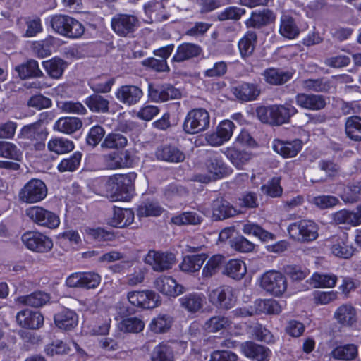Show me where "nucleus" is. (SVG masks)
<instances>
[{"label":"nucleus","instance_id":"5fc2aeb1","mask_svg":"<svg viewBox=\"0 0 361 361\" xmlns=\"http://www.w3.org/2000/svg\"><path fill=\"white\" fill-rule=\"evenodd\" d=\"M82 154L76 151L68 157L63 158L57 165V170L61 172H73L78 170L80 166Z\"/></svg>","mask_w":361,"mask_h":361},{"label":"nucleus","instance_id":"2eb2a0df","mask_svg":"<svg viewBox=\"0 0 361 361\" xmlns=\"http://www.w3.org/2000/svg\"><path fill=\"white\" fill-rule=\"evenodd\" d=\"M19 137L27 140V144L34 147L35 149H40L45 146L44 141L47 137V133L40 128L35 123L24 126L18 135Z\"/></svg>","mask_w":361,"mask_h":361},{"label":"nucleus","instance_id":"c756f323","mask_svg":"<svg viewBox=\"0 0 361 361\" xmlns=\"http://www.w3.org/2000/svg\"><path fill=\"white\" fill-rule=\"evenodd\" d=\"M202 52V49L200 45L191 42H183L177 47L171 61L181 63L198 57Z\"/></svg>","mask_w":361,"mask_h":361},{"label":"nucleus","instance_id":"7ed1b4c3","mask_svg":"<svg viewBox=\"0 0 361 361\" xmlns=\"http://www.w3.org/2000/svg\"><path fill=\"white\" fill-rule=\"evenodd\" d=\"M135 173L128 174H115L108 178V186L111 192L112 201L128 202L134 192V180L136 178Z\"/></svg>","mask_w":361,"mask_h":361},{"label":"nucleus","instance_id":"2f4dec72","mask_svg":"<svg viewBox=\"0 0 361 361\" xmlns=\"http://www.w3.org/2000/svg\"><path fill=\"white\" fill-rule=\"evenodd\" d=\"M208 171L213 174L215 179H221L230 174L232 171L224 161L219 152H214L207 160Z\"/></svg>","mask_w":361,"mask_h":361},{"label":"nucleus","instance_id":"20e7f679","mask_svg":"<svg viewBox=\"0 0 361 361\" xmlns=\"http://www.w3.org/2000/svg\"><path fill=\"white\" fill-rule=\"evenodd\" d=\"M209 125V112L204 108H194L186 114L182 129L187 135H195L207 130Z\"/></svg>","mask_w":361,"mask_h":361},{"label":"nucleus","instance_id":"8fccbe9b","mask_svg":"<svg viewBox=\"0 0 361 361\" xmlns=\"http://www.w3.org/2000/svg\"><path fill=\"white\" fill-rule=\"evenodd\" d=\"M310 283L316 288H331L336 286L338 277L334 274L314 272L310 276Z\"/></svg>","mask_w":361,"mask_h":361},{"label":"nucleus","instance_id":"338daca9","mask_svg":"<svg viewBox=\"0 0 361 361\" xmlns=\"http://www.w3.org/2000/svg\"><path fill=\"white\" fill-rule=\"evenodd\" d=\"M127 143L128 140L123 135L111 133L105 137L102 146L109 149H123Z\"/></svg>","mask_w":361,"mask_h":361},{"label":"nucleus","instance_id":"6e6552de","mask_svg":"<svg viewBox=\"0 0 361 361\" xmlns=\"http://www.w3.org/2000/svg\"><path fill=\"white\" fill-rule=\"evenodd\" d=\"M47 195V185L42 180L38 178H32L28 180L18 192L20 201L27 204L39 202Z\"/></svg>","mask_w":361,"mask_h":361},{"label":"nucleus","instance_id":"1a4fd4ad","mask_svg":"<svg viewBox=\"0 0 361 361\" xmlns=\"http://www.w3.org/2000/svg\"><path fill=\"white\" fill-rule=\"evenodd\" d=\"M111 26L118 36L131 37L139 26V20L134 15L117 13L112 17Z\"/></svg>","mask_w":361,"mask_h":361},{"label":"nucleus","instance_id":"ddd939ff","mask_svg":"<svg viewBox=\"0 0 361 361\" xmlns=\"http://www.w3.org/2000/svg\"><path fill=\"white\" fill-rule=\"evenodd\" d=\"M102 278L95 272H75L67 277L66 283L71 288L91 289L97 288Z\"/></svg>","mask_w":361,"mask_h":361},{"label":"nucleus","instance_id":"a18cd8bd","mask_svg":"<svg viewBox=\"0 0 361 361\" xmlns=\"http://www.w3.org/2000/svg\"><path fill=\"white\" fill-rule=\"evenodd\" d=\"M212 214L215 220H224L238 214V210L224 200H216L212 204Z\"/></svg>","mask_w":361,"mask_h":361},{"label":"nucleus","instance_id":"4c0bfd02","mask_svg":"<svg viewBox=\"0 0 361 361\" xmlns=\"http://www.w3.org/2000/svg\"><path fill=\"white\" fill-rule=\"evenodd\" d=\"M279 32L283 37L294 39L299 36L300 28L293 16L289 14H283L280 18Z\"/></svg>","mask_w":361,"mask_h":361},{"label":"nucleus","instance_id":"680f3d73","mask_svg":"<svg viewBox=\"0 0 361 361\" xmlns=\"http://www.w3.org/2000/svg\"><path fill=\"white\" fill-rule=\"evenodd\" d=\"M23 157L21 150L14 144L0 141V157L14 161H20Z\"/></svg>","mask_w":361,"mask_h":361},{"label":"nucleus","instance_id":"423d86ee","mask_svg":"<svg viewBox=\"0 0 361 361\" xmlns=\"http://www.w3.org/2000/svg\"><path fill=\"white\" fill-rule=\"evenodd\" d=\"M287 231L291 239L300 243L311 242L318 237V227L311 220L302 219L291 223Z\"/></svg>","mask_w":361,"mask_h":361},{"label":"nucleus","instance_id":"13d9d810","mask_svg":"<svg viewBox=\"0 0 361 361\" xmlns=\"http://www.w3.org/2000/svg\"><path fill=\"white\" fill-rule=\"evenodd\" d=\"M345 126L346 135L350 140L361 141V117L349 116L346 119Z\"/></svg>","mask_w":361,"mask_h":361},{"label":"nucleus","instance_id":"f8f14e48","mask_svg":"<svg viewBox=\"0 0 361 361\" xmlns=\"http://www.w3.org/2000/svg\"><path fill=\"white\" fill-rule=\"evenodd\" d=\"M208 299L213 306L223 310H231L236 302L233 290L228 286H221L212 290L208 295Z\"/></svg>","mask_w":361,"mask_h":361},{"label":"nucleus","instance_id":"5701e85b","mask_svg":"<svg viewBox=\"0 0 361 361\" xmlns=\"http://www.w3.org/2000/svg\"><path fill=\"white\" fill-rule=\"evenodd\" d=\"M84 240L87 243L102 245L105 243L113 241L116 235L111 231L102 227H86L82 232Z\"/></svg>","mask_w":361,"mask_h":361},{"label":"nucleus","instance_id":"bb28decb","mask_svg":"<svg viewBox=\"0 0 361 361\" xmlns=\"http://www.w3.org/2000/svg\"><path fill=\"white\" fill-rule=\"evenodd\" d=\"M155 156L158 160L169 163H180L185 158L184 152L171 144L159 146L155 151Z\"/></svg>","mask_w":361,"mask_h":361},{"label":"nucleus","instance_id":"c03bdc74","mask_svg":"<svg viewBox=\"0 0 361 361\" xmlns=\"http://www.w3.org/2000/svg\"><path fill=\"white\" fill-rule=\"evenodd\" d=\"M82 126V121L78 117L65 116L59 118L54 123V130L70 135L78 130Z\"/></svg>","mask_w":361,"mask_h":361},{"label":"nucleus","instance_id":"58836bf2","mask_svg":"<svg viewBox=\"0 0 361 361\" xmlns=\"http://www.w3.org/2000/svg\"><path fill=\"white\" fill-rule=\"evenodd\" d=\"M207 258L208 255L206 253L187 255L183 257L179 267L185 273L198 272Z\"/></svg>","mask_w":361,"mask_h":361},{"label":"nucleus","instance_id":"774afa93","mask_svg":"<svg viewBox=\"0 0 361 361\" xmlns=\"http://www.w3.org/2000/svg\"><path fill=\"white\" fill-rule=\"evenodd\" d=\"M152 360L173 361V355L171 347L164 343H159L153 350Z\"/></svg>","mask_w":361,"mask_h":361},{"label":"nucleus","instance_id":"cd10ccee","mask_svg":"<svg viewBox=\"0 0 361 361\" xmlns=\"http://www.w3.org/2000/svg\"><path fill=\"white\" fill-rule=\"evenodd\" d=\"M334 318L341 326L352 328L357 322V310L351 304H343L336 310Z\"/></svg>","mask_w":361,"mask_h":361},{"label":"nucleus","instance_id":"dca6fc26","mask_svg":"<svg viewBox=\"0 0 361 361\" xmlns=\"http://www.w3.org/2000/svg\"><path fill=\"white\" fill-rule=\"evenodd\" d=\"M232 92L240 102H252L260 95L261 87L257 83L241 81L233 87Z\"/></svg>","mask_w":361,"mask_h":361},{"label":"nucleus","instance_id":"f704fd0d","mask_svg":"<svg viewBox=\"0 0 361 361\" xmlns=\"http://www.w3.org/2000/svg\"><path fill=\"white\" fill-rule=\"evenodd\" d=\"M164 209L156 200L145 199L140 202L136 208V214L138 218L159 217Z\"/></svg>","mask_w":361,"mask_h":361},{"label":"nucleus","instance_id":"b1692460","mask_svg":"<svg viewBox=\"0 0 361 361\" xmlns=\"http://www.w3.org/2000/svg\"><path fill=\"white\" fill-rule=\"evenodd\" d=\"M295 102L301 109L310 111L322 110L326 105V99L322 94L298 93Z\"/></svg>","mask_w":361,"mask_h":361},{"label":"nucleus","instance_id":"79ce46f5","mask_svg":"<svg viewBox=\"0 0 361 361\" xmlns=\"http://www.w3.org/2000/svg\"><path fill=\"white\" fill-rule=\"evenodd\" d=\"M226 158L238 169H243L252 158V154L233 147H227L224 151Z\"/></svg>","mask_w":361,"mask_h":361},{"label":"nucleus","instance_id":"f03ea898","mask_svg":"<svg viewBox=\"0 0 361 361\" xmlns=\"http://www.w3.org/2000/svg\"><path fill=\"white\" fill-rule=\"evenodd\" d=\"M53 31L69 39H78L85 32L84 25L78 20L68 15L54 14L46 19Z\"/></svg>","mask_w":361,"mask_h":361},{"label":"nucleus","instance_id":"aec40b11","mask_svg":"<svg viewBox=\"0 0 361 361\" xmlns=\"http://www.w3.org/2000/svg\"><path fill=\"white\" fill-rule=\"evenodd\" d=\"M276 15L269 8L256 9L251 12L250 16L245 21L247 28L262 29L274 23Z\"/></svg>","mask_w":361,"mask_h":361},{"label":"nucleus","instance_id":"393cba45","mask_svg":"<svg viewBox=\"0 0 361 361\" xmlns=\"http://www.w3.org/2000/svg\"><path fill=\"white\" fill-rule=\"evenodd\" d=\"M115 96L122 104L133 106L140 102L143 96V92L138 86L124 85L116 90Z\"/></svg>","mask_w":361,"mask_h":361},{"label":"nucleus","instance_id":"bf43d9fd","mask_svg":"<svg viewBox=\"0 0 361 361\" xmlns=\"http://www.w3.org/2000/svg\"><path fill=\"white\" fill-rule=\"evenodd\" d=\"M231 320L225 316H213L207 319L204 328L208 332H217L220 330L227 329L231 325Z\"/></svg>","mask_w":361,"mask_h":361},{"label":"nucleus","instance_id":"c85d7f7f","mask_svg":"<svg viewBox=\"0 0 361 361\" xmlns=\"http://www.w3.org/2000/svg\"><path fill=\"white\" fill-rule=\"evenodd\" d=\"M150 253L151 252L147 255L146 260L152 265L154 270L163 271L172 267L175 259L172 253L152 251V256Z\"/></svg>","mask_w":361,"mask_h":361},{"label":"nucleus","instance_id":"f257e3e1","mask_svg":"<svg viewBox=\"0 0 361 361\" xmlns=\"http://www.w3.org/2000/svg\"><path fill=\"white\" fill-rule=\"evenodd\" d=\"M255 111L262 123L271 126H279L289 123L290 118L298 112L292 102H287L284 104L261 105L257 107Z\"/></svg>","mask_w":361,"mask_h":361},{"label":"nucleus","instance_id":"e2e57ef3","mask_svg":"<svg viewBox=\"0 0 361 361\" xmlns=\"http://www.w3.org/2000/svg\"><path fill=\"white\" fill-rule=\"evenodd\" d=\"M252 335L257 341L268 345L274 344L276 341V338L271 331L259 323L256 324L253 327Z\"/></svg>","mask_w":361,"mask_h":361},{"label":"nucleus","instance_id":"a878e982","mask_svg":"<svg viewBox=\"0 0 361 361\" xmlns=\"http://www.w3.org/2000/svg\"><path fill=\"white\" fill-rule=\"evenodd\" d=\"M16 320L23 328L38 329L44 324V316L39 311L28 309L23 310L17 313Z\"/></svg>","mask_w":361,"mask_h":361},{"label":"nucleus","instance_id":"39448f33","mask_svg":"<svg viewBox=\"0 0 361 361\" xmlns=\"http://www.w3.org/2000/svg\"><path fill=\"white\" fill-rule=\"evenodd\" d=\"M127 299L133 307L130 314H134L135 308L141 310L153 309L161 304L160 296L152 290H133L127 293Z\"/></svg>","mask_w":361,"mask_h":361},{"label":"nucleus","instance_id":"e433bc0d","mask_svg":"<svg viewBox=\"0 0 361 361\" xmlns=\"http://www.w3.org/2000/svg\"><path fill=\"white\" fill-rule=\"evenodd\" d=\"M226 257L221 254H214L212 255L206 262L205 265L202 270V277L203 279H209L216 276L219 272L222 273Z\"/></svg>","mask_w":361,"mask_h":361},{"label":"nucleus","instance_id":"37998d69","mask_svg":"<svg viewBox=\"0 0 361 361\" xmlns=\"http://www.w3.org/2000/svg\"><path fill=\"white\" fill-rule=\"evenodd\" d=\"M15 70L22 80L39 78L43 75L38 62L35 59H29L26 62L16 66Z\"/></svg>","mask_w":361,"mask_h":361},{"label":"nucleus","instance_id":"a211bd4d","mask_svg":"<svg viewBox=\"0 0 361 361\" xmlns=\"http://www.w3.org/2000/svg\"><path fill=\"white\" fill-rule=\"evenodd\" d=\"M154 288L163 295L176 298L185 291V288L171 276L162 275L154 282Z\"/></svg>","mask_w":361,"mask_h":361},{"label":"nucleus","instance_id":"6ab92c4d","mask_svg":"<svg viewBox=\"0 0 361 361\" xmlns=\"http://www.w3.org/2000/svg\"><path fill=\"white\" fill-rule=\"evenodd\" d=\"M235 128L233 121L224 120L218 125L216 132L207 135V140L212 146H220L231 139Z\"/></svg>","mask_w":361,"mask_h":361},{"label":"nucleus","instance_id":"412c9836","mask_svg":"<svg viewBox=\"0 0 361 361\" xmlns=\"http://www.w3.org/2000/svg\"><path fill=\"white\" fill-rule=\"evenodd\" d=\"M241 351L244 356L254 361H269L272 355L268 347L250 341L241 344Z\"/></svg>","mask_w":361,"mask_h":361},{"label":"nucleus","instance_id":"0eeeda50","mask_svg":"<svg viewBox=\"0 0 361 361\" xmlns=\"http://www.w3.org/2000/svg\"><path fill=\"white\" fill-rule=\"evenodd\" d=\"M21 240L25 247L37 253H47L54 246L52 239L38 231H27L21 235Z\"/></svg>","mask_w":361,"mask_h":361},{"label":"nucleus","instance_id":"9d476101","mask_svg":"<svg viewBox=\"0 0 361 361\" xmlns=\"http://www.w3.org/2000/svg\"><path fill=\"white\" fill-rule=\"evenodd\" d=\"M260 285L270 294L281 296L287 289V280L281 271L269 270L262 274Z\"/></svg>","mask_w":361,"mask_h":361},{"label":"nucleus","instance_id":"72a5a7b5","mask_svg":"<svg viewBox=\"0 0 361 361\" xmlns=\"http://www.w3.org/2000/svg\"><path fill=\"white\" fill-rule=\"evenodd\" d=\"M110 224L116 228H125L133 224L135 212L133 209L114 206Z\"/></svg>","mask_w":361,"mask_h":361},{"label":"nucleus","instance_id":"ea45409f","mask_svg":"<svg viewBox=\"0 0 361 361\" xmlns=\"http://www.w3.org/2000/svg\"><path fill=\"white\" fill-rule=\"evenodd\" d=\"M205 296L202 293L192 292L179 299L181 307L190 312L195 313L203 307Z\"/></svg>","mask_w":361,"mask_h":361},{"label":"nucleus","instance_id":"4468645a","mask_svg":"<svg viewBox=\"0 0 361 361\" xmlns=\"http://www.w3.org/2000/svg\"><path fill=\"white\" fill-rule=\"evenodd\" d=\"M331 253L342 259H349L353 255V247L349 244L348 235L345 232H340L328 240Z\"/></svg>","mask_w":361,"mask_h":361},{"label":"nucleus","instance_id":"7c9ffc66","mask_svg":"<svg viewBox=\"0 0 361 361\" xmlns=\"http://www.w3.org/2000/svg\"><path fill=\"white\" fill-rule=\"evenodd\" d=\"M262 75L266 83L279 86L288 82L293 78V73L279 68L269 67L264 70Z\"/></svg>","mask_w":361,"mask_h":361},{"label":"nucleus","instance_id":"0e129e2a","mask_svg":"<svg viewBox=\"0 0 361 361\" xmlns=\"http://www.w3.org/2000/svg\"><path fill=\"white\" fill-rule=\"evenodd\" d=\"M237 205L239 207L238 213H241L246 209L258 207V197L254 192H245L238 199Z\"/></svg>","mask_w":361,"mask_h":361},{"label":"nucleus","instance_id":"a19ab883","mask_svg":"<svg viewBox=\"0 0 361 361\" xmlns=\"http://www.w3.org/2000/svg\"><path fill=\"white\" fill-rule=\"evenodd\" d=\"M247 272L245 262L238 259H231L226 261L222 274L234 280H240Z\"/></svg>","mask_w":361,"mask_h":361},{"label":"nucleus","instance_id":"f3484780","mask_svg":"<svg viewBox=\"0 0 361 361\" xmlns=\"http://www.w3.org/2000/svg\"><path fill=\"white\" fill-rule=\"evenodd\" d=\"M148 95L156 102H164L169 99H178L181 97L180 91L171 84L160 85H149Z\"/></svg>","mask_w":361,"mask_h":361},{"label":"nucleus","instance_id":"de8ad7c7","mask_svg":"<svg viewBox=\"0 0 361 361\" xmlns=\"http://www.w3.org/2000/svg\"><path fill=\"white\" fill-rule=\"evenodd\" d=\"M42 66L50 78L59 79L62 77L66 68V62L63 59L55 56L43 61Z\"/></svg>","mask_w":361,"mask_h":361},{"label":"nucleus","instance_id":"49530a36","mask_svg":"<svg viewBox=\"0 0 361 361\" xmlns=\"http://www.w3.org/2000/svg\"><path fill=\"white\" fill-rule=\"evenodd\" d=\"M257 36L255 31H247L239 40L238 46L241 58L245 59L254 52Z\"/></svg>","mask_w":361,"mask_h":361},{"label":"nucleus","instance_id":"4d7b16f0","mask_svg":"<svg viewBox=\"0 0 361 361\" xmlns=\"http://www.w3.org/2000/svg\"><path fill=\"white\" fill-rule=\"evenodd\" d=\"M358 350L356 345L348 343L336 347L331 351L334 358L341 360H352L357 355Z\"/></svg>","mask_w":361,"mask_h":361},{"label":"nucleus","instance_id":"473e14b6","mask_svg":"<svg viewBox=\"0 0 361 361\" xmlns=\"http://www.w3.org/2000/svg\"><path fill=\"white\" fill-rule=\"evenodd\" d=\"M58 46V39L49 35L44 39L34 41L32 43L31 49L35 56L42 59L50 56L56 50Z\"/></svg>","mask_w":361,"mask_h":361},{"label":"nucleus","instance_id":"603ef678","mask_svg":"<svg viewBox=\"0 0 361 361\" xmlns=\"http://www.w3.org/2000/svg\"><path fill=\"white\" fill-rule=\"evenodd\" d=\"M49 150L57 155L67 154L75 148L73 141L63 137H55L49 140L47 144Z\"/></svg>","mask_w":361,"mask_h":361},{"label":"nucleus","instance_id":"69168bd1","mask_svg":"<svg viewBox=\"0 0 361 361\" xmlns=\"http://www.w3.org/2000/svg\"><path fill=\"white\" fill-rule=\"evenodd\" d=\"M57 106L65 114L85 115L87 113L85 106L80 102L72 100L59 102Z\"/></svg>","mask_w":361,"mask_h":361},{"label":"nucleus","instance_id":"9b49d317","mask_svg":"<svg viewBox=\"0 0 361 361\" xmlns=\"http://www.w3.org/2000/svg\"><path fill=\"white\" fill-rule=\"evenodd\" d=\"M27 216L37 226L55 229L60 225V218L54 212L43 207L34 206L26 210Z\"/></svg>","mask_w":361,"mask_h":361},{"label":"nucleus","instance_id":"864d4df0","mask_svg":"<svg viewBox=\"0 0 361 361\" xmlns=\"http://www.w3.org/2000/svg\"><path fill=\"white\" fill-rule=\"evenodd\" d=\"M173 323V317L168 314H159L152 320L149 329L155 334H163L169 331Z\"/></svg>","mask_w":361,"mask_h":361},{"label":"nucleus","instance_id":"6e6d98bb","mask_svg":"<svg viewBox=\"0 0 361 361\" xmlns=\"http://www.w3.org/2000/svg\"><path fill=\"white\" fill-rule=\"evenodd\" d=\"M281 182V177L274 176L266 184L261 185L260 190L263 195L271 198L280 197L283 191Z\"/></svg>","mask_w":361,"mask_h":361},{"label":"nucleus","instance_id":"09e8293b","mask_svg":"<svg viewBox=\"0 0 361 361\" xmlns=\"http://www.w3.org/2000/svg\"><path fill=\"white\" fill-rule=\"evenodd\" d=\"M49 295L46 293L35 291L31 294L18 297L16 302L23 305L39 307L49 302Z\"/></svg>","mask_w":361,"mask_h":361},{"label":"nucleus","instance_id":"052dcab7","mask_svg":"<svg viewBox=\"0 0 361 361\" xmlns=\"http://www.w3.org/2000/svg\"><path fill=\"white\" fill-rule=\"evenodd\" d=\"M171 223L177 226L198 225L202 221V218L195 212H183L172 216Z\"/></svg>","mask_w":361,"mask_h":361},{"label":"nucleus","instance_id":"4be33fe9","mask_svg":"<svg viewBox=\"0 0 361 361\" xmlns=\"http://www.w3.org/2000/svg\"><path fill=\"white\" fill-rule=\"evenodd\" d=\"M303 143L300 139L283 140L274 139L272 142L273 150L283 158L295 157L302 149Z\"/></svg>","mask_w":361,"mask_h":361},{"label":"nucleus","instance_id":"3c124183","mask_svg":"<svg viewBox=\"0 0 361 361\" xmlns=\"http://www.w3.org/2000/svg\"><path fill=\"white\" fill-rule=\"evenodd\" d=\"M84 103L94 113H106L109 109V102L103 96L93 93L86 97Z\"/></svg>","mask_w":361,"mask_h":361},{"label":"nucleus","instance_id":"c9c22d12","mask_svg":"<svg viewBox=\"0 0 361 361\" xmlns=\"http://www.w3.org/2000/svg\"><path fill=\"white\" fill-rule=\"evenodd\" d=\"M54 321L57 328L70 331L77 326L78 316L73 310L65 308L54 315Z\"/></svg>","mask_w":361,"mask_h":361}]
</instances>
